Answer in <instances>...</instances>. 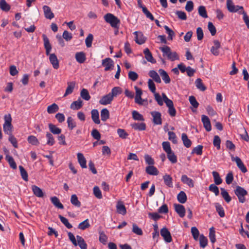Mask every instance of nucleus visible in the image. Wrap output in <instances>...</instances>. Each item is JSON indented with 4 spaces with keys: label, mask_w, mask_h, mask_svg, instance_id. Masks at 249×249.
<instances>
[{
    "label": "nucleus",
    "mask_w": 249,
    "mask_h": 249,
    "mask_svg": "<svg viewBox=\"0 0 249 249\" xmlns=\"http://www.w3.org/2000/svg\"><path fill=\"white\" fill-rule=\"evenodd\" d=\"M134 34L135 35V41L137 43L141 45L145 42L146 38L144 36L142 32L136 31Z\"/></svg>",
    "instance_id": "obj_11"
},
{
    "label": "nucleus",
    "mask_w": 249,
    "mask_h": 249,
    "mask_svg": "<svg viewBox=\"0 0 249 249\" xmlns=\"http://www.w3.org/2000/svg\"><path fill=\"white\" fill-rule=\"evenodd\" d=\"M164 28L166 30V33L168 35V38L169 40H172L173 36H175V33L167 25L164 26Z\"/></svg>",
    "instance_id": "obj_60"
},
{
    "label": "nucleus",
    "mask_w": 249,
    "mask_h": 249,
    "mask_svg": "<svg viewBox=\"0 0 249 249\" xmlns=\"http://www.w3.org/2000/svg\"><path fill=\"white\" fill-rule=\"evenodd\" d=\"M102 64L105 67V71H108L114 67V62L110 58H106L102 60Z\"/></svg>",
    "instance_id": "obj_9"
},
{
    "label": "nucleus",
    "mask_w": 249,
    "mask_h": 249,
    "mask_svg": "<svg viewBox=\"0 0 249 249\" xmlns=\"http://www.w3.org/2000/svg\"><path fill=\"white\" fill-rule=\"evenodd\" d=\"M51 201L55 207L60 209L64 208L63 204L60 202L59 199L56 196L51 197Z\"/></svg>",
    "instance_id": "obj_30"
},
{
    "label": "nucleus",
    "mask_w": 249,
    "mask_h": 249,
    "mask_svg": "<svg viewBox=\"0 0 249 249\" xmlns=\"http://www.w3.org/2000/svg\"><path fill=\"white\" fill-rule=\"evenodd\" d=\"M209 190L213 192L216 196H218L219 194V189L216 184H212L209 187Z\"/></svg>",
    "instance_id": "obj_62"
},
{
    "label": "nucleus",
    "mask_w": 249,
    "mask_h": 249,
    "mask_svg": "<svg viewBox=\"0 0 249 249\" xmlns=\"http://www.w3.org/2000/svg\"><path fill=\"white\" fill-rule=\"evenodd\" d=\"M160 234L166 242L170 243L172 242V239L171 233L166 228H163L161 229Z\"/></svg>",
    "instance_id": "obj_8"
},
{
    "label": "nucleus",
    "mask_w": 249,
    "mask_h": 249,
    "mask_svg": "<svg viewBox=\"0 0 249 249\" xmlns=\"http://www.w3.org/2000/svg\"><path fill=\"white\" fill-rule=\"evenodd\" d=\"M46 137L47 138L46 144L50 146L53 145L55 143V140L53 135L50 132H47Z\"/></svg>",
    "instance_id": "obj_39"
},
{
    "label": "nucleus",
    "mask_w": 249,
    "mask_h": 249,
    "mask_svg": "<svg viewBox=\"0 0 249 249\" xmlns=\"http://www.w3.org/2000/svg\"><path fill=\"white\" fill-rule=\"evenodd\" d=\"M27 141L29 143L34 145H37L39 143L36 137L33 135L29 136L27 138Z\"/></svg>",
    "instance_id": "obj_53"
},
{
    "label": "nucleus",
    "mask_w": 249,
    "mask_h": 249,
    "mask_svg": "<svg viewBox=\"0 0 249 249\" xmlns=\"http://www.w3.org/2000/svg\"><path fill=\"white\" fill-rule=\"evenodd\" d=\"M234 193L238 197L239 201L240 203H243L245 202L246 199L245 196L248 194L247 191L245 189L241 186H237L234 190Z\"/></svg>",
    "instance_id": "obj_5"
},
{
    "label": "nucleus",
    "mask_w": 249,
    "mask_h": 249,
    "mask_svg": "<svg viewBox=\"0 0 249 249\" xmlns=\"http://www.w3.org/2000/svg\"><path fill=\"white\" fill-rule=\"evenodd\" d=\"M49 128L50 131L53 134H59L61 132V129L57 127L55 125L52 124H49Z\"/></svg>",
    "instance_id": "obj_43"
},
{
    "label": "nucleus",
    "mask_w": 249,
    "mask_h": 249,
    "mask_svg": "<svg viewBox=\"0 0 249 249\" xmlns=\"http://www.w3.org/2000/svg\"><path fill=\"white\" fill-rule=\"evenodd\" d=\"M68 126L70 129L72 130L76 126V123L74 121L71 117H69L67 118Z\"/></svg>",
    "instance_id": "obj_57"
},
{
    "label": "nucleus",
    "mask_w": 249,
    "mask_h": 249,
    "mask_svg": "<svg viewBox=\"0 0 249 249\" xmlns=\"http://www.w3.org/2000/svg\"><path fill=\"white\" fill-rule=\"evenodd\" d=\"M19 169L22 179L25 181L28 180V173L24 167L21 165L19 166Z\"/></svg>",
    "instance_id": "obj_55"
},
{
    "label": "nucleus",
    "mask_w": 249,
    "mask_h": 249,
    "mask_svg": "<svg viewBox=\"0 0 249 249\" xmlns=\"http://www.w3.org/2000/svg\"><path fill=\"white\" fill-rule=\"evenodd\" d=\"M196 87L201 91H205L206 87L202 83V81L200 78H197L195 81Z\"/></svg>",
    "instance_id": "obj_40"
},
{
    "label": "nucleus",
    "mask_w": 249,
    "mask_h": 249,
    "mask_svg": "<svg viewBox=\"0 0 249 249\" xmlns=\"http://www.w3.org/2000/svg\"><path fill=\"white\" fill-rule=\"evenodd\" d=\"M71 202L75 207H80L81 206V202L78 200L77 196L75 194L71 195Z\"/></svg>",
    "instance_id": "obj_44"
},
{
    "label": "nucleus",
    "mask_w": 249,
    "mask_h": 249,
    "mask_svg": "<svg viewBox=\"0 0 249 249\" xmlns=\"http://www.w3.org/2000/svg\"><path fill=\"white\" fill-rule=\"evenodd\" d=\"M45 17L49 19L54 18V14L51 11V8L47 5H44L42 7Z\"/></svg>",
    "instance_id": "obj_13"
},
{
    "label": "nucleus",
    "mask_w": 249,
    "mask_h": 249,
    "mask_svg": "<svg viewBox=\"0 0 249 249\" xmlns=\"http://www.w3.org/2000/svg\"><path fill=\"white\" fill-rule=\"evenodd\" d=\"M227 8L228 11L231 13H235L241 10V11L244 10L243 7L239 5H234L232 0H227Z\"/></svg>",
    "instance_id": "obj_6"
},
{
    "label": "nucleus",
    "mask_w": 249,
    "mask_h": 249,
    "mask_svg": "<svg viewBox=\"0 0 249 249\" xmlns=\"http://www.w3.org/2000/svg\"><path fill=\"white\" fill-rule=\"evenodd\" d=\"M200 246L204 248L208 244L207 238L205 237L203 234L200 235L199 237Z\"/></svg>",
    "instance_id": "obj_58"
},
{
    "label": "nucleus",
    "mask_w": 249,
    "mask_h": 249,
    "mask_svg": "<svg viewBox=\"0 0 249 249\" xmlns=\"http://www.w3.org/2000/svg\"><path fill=\"white\" fill-rule=\"evenodd\" d=\"M83 106V101L81 99H78L77 101L73 102L71 105V108L73 110H78L82 107Z\"/></svg>",
    "instance_id": "obj_26"
},
{
    "label": "nucleus",
    "mask_w": 249,
    "mask_h": 249,
    "mask_svg": "<svg viewBox=\"0 0 249 249\" xmlns=\"http://www.w3.org/2000/svg\"><path fill=\"white\" fill-rule=\"evenodd\" d=\"M77 245L79 246L81 249H87V245L85 242L84 239L79 235L76 236Z\"/></svg>",
    "instance_id": "obj_32"
},
{
    "label": "nucleus",
    "mask_w": 249,
    "mask_h": 249,
    "mask_svg": "<svg viewBox=\"0 0 249 249\" xmlns=\"http://www.w3.org/2000/svg\"><path fill=\"white\" fill-rule=\"evenodd\" d=\"M113 99V98L112 96H111V94H110L109 93L108 94L102 97V98L99 101V103L103 105H107L110 104Z\"/></svg>",
    "instance_id": "obj_12"
},
{
    "label": "nucleus",
    "mask_w": 249,
    "mask_h": 249,
    "mask_svg": "<svg viewBox=\"0 0 249 249\" xmlns=\"http://www.w3.org/2000/svg\"><path fill=\"white\" fill-rule=\"evenodd\" d=\"M67 85L68 87L66 89L65 93L64 94V97H66L68 95L72 93L75 86V82L74 81L68 82L67 83Z\"/></svg>",
    "instance_id": "obj_22"
},
{
    "label": "nucleus",
    "mask_w": 249,
    "mask_h": 249,
    "mask_svg": "<svg viewBox=\"0 0 249 249\" xmlns=\"http://www.w3.org/2000/svg\"><path fill=\"white\" fill-rule=\"evenodd\" d=\"M101 118L103 121H106L109 118V112L107 109L103 108L101 111Z\"/></svg>",
    "instance_id": "obj_36"
},
{
    "label": "nucleus",
    "mask_w": 249,
    "mask_h": 249,
    "mask_svg": "<svg viewBox=\"0 0 249 249\" xmlns=\"http://www.w3.org/2000/svg\"><path fill=\"white\" fill-rule=\"evenodd\" d=\"M122 92V90L120 87H115L111 89V91L109 93L111 96H112L113 98L114 97H117L118 95L121 94Z\"/></svg>",
    "instance_id": "obj_41"
},
{
    "label": "nucleus",
    "mask_w": 249,
    "mask_h": 249,
    "mask_svg": "<svg viewBox=\"0 0 249 249\" xmlns=\"http://www.w3.org/2000/svg\"><path fill=\"white\" fill-rule=\"evenodd\" d=\"M93 39V36L91 34H89L88 36L86 37V38L85 39V43H86V46L88 48H89L91 46Z\"/></svg>",
    "instance_id": "obj_63"
},
{
    "label": "nucleus",
    "mask_w": 249,
    "mask_h": 249,
    "mask_svg": "<svg viewBox=\"0 0 249 249\" xmlns=\"http://www.w3.org/2000/svg\"><path fill=\"white\" fill-rule=\"evenodd\" d=\"M145 172L147 174L153 176H157L159 173L157 168L153 165L147 166L145 168Z\"/></svg>",
    "instance_id": "obj_20"
},
{
    "label": "nucleus",
    "mask_w": 249,
    "mask_h": 249,
    "mask_svg": "<svg viewBox=\"0 0 249 249\" xmlns=\"http://www.w3.org/2000/svg\"><path fill=\"white\" fill-rule=\"evenodd\" d=\"M149 75L153 78V79L158 83H160L161 81L159 75L154 70H151L149 72Z\"/></svg>",
    "instance_id": "obj_31"
},
{
    "label": "nucleus",
    "mask_w": 249,
    "mask_h": 249,
    "mask_svg": "<svg viewBox=\"0 0 249 249\" xmlns=\"http://www.w3.org/2000/svg\"><path fill=\"white\" fill-rule=\"evenodd\" d=\"M212 174L213 177L214 184L219 185L222 182V179L221 178L219 174L216 171H213Z\"/></svg>",
    "instance_id": "obj_42"
},
{
    "label": "nucleus",
    "mask_w": 249,
    "mask_h": 249,
    "mask_svg": "<svg viewBox=\"0 0 249 249\" xmlns=\"http://www.w3.org/2000/svg\"><path fill=\"white\" fill-rule=\"evenodd\" d=\"M214 46H213L211 49V53L214 55L217 56L219 54L218 49L220 47V43L217 40L213 41Z\"/></svg>",
    "instance_id": "obj_19"
},
{
    "label": "nucleus",
    "mask_w": 249,
    "mask_h": 249,
    "mask_svg": "<svg viewBox=\"0 0 249 249\" xmlns=\"http://www.w3.org/2000/svg\"><path fill=\"white\" fill-rule=\"evenodd\" d=\"M32 191L34 194L37 197H42L44 196V193L42 190L38 187L36 185L32 186Z\"/></svg>",
    "instance_id": "obj_29"
},
{
    "label": "nucleus",
    "mask_w": 249,
    "mask_h": 249,
    "mask_svg": "<svg viewBox=\"0 0 249 249\" xmlns=\"http://www.w3.org/2000/svg\"><path fill=\"white\" fill-rule=\"evenodd\" d=\"M4 123L3 125V131L7 135L12 134L13 126L12 124V119L10 114H6L4 116Z\"/></svg>",
    "instance_id": "obj_4"
},
{
    "label": "nucleus",
    "mask_w": 249,
    "mask_h": 249,
    "mask_svg": "<svg viewBox=\"0 0 249 249\" xmlns=\"http://www.w3.org/2000/svg\"><path fill=\"white\" fill-rule=\"evenodd\" d=\"M105 20L114 28L119 29L120 24V20L114 15L111 13H107L104 17Z\"/></svg>",
    "instance_id": "obj_3"
},
{
    "label": "nucleus",
    "mask_w": 249,
    "mask_h": 249,
    "mask_svg": "<svg viewBox=\"0 0 249 249\" xmlns=\"http://www.w3.org/2000/svg\"><path fill=\"white\" fill-rule=\"evenodd\" d=\"M239 14H242L243 15V20L247 25V28L249 29V17L247 15V13L244 10L243 11H239Z\"/></svg>",
    "instance_id": "obj_64"
},
{
    "label": "nucleus",
    "mask_w": 249,
    "mask_h": 249,
    "mask_svg": "<svg viewBox=\"0 0 249 249\" xmlns=\"http://www.w3.org/2000/svg\"><path fill=\"white\" fill-rule=\"evenodd\" d=\"M143 53L145 55V59L152 63H155L156 62L155 59L153 58L151 53L150 52L148 48H146L143 51Z\"/></svg>",
    "instance_id": "obj_24"
},
{
    "label": "nucleus",
    "mask_w": 249,
    "mask_h": 249,
    "mask_svg": "<svg viewBox=\"0 0 249 249\" xmlns=\"http://www.w3.org/2000/svg\"><path fill=\"white\" fill-rule=\"evenodd\" d=\"M59 110V107L57 104L53 103L47 107V111L49 114L54 113Z\"/></svg>",
    "instance_id": "obj_34"
},
{
    "label": "nucleus",
    "mask_w": 249,
    "mask_h": 249,
    "mask_svg": "<svg viewBox=\"0 0 249 249\" xmlns=\"http://www.w3.org/2000/svg\"><path fill=\"white\" fill-rule=\"evenodd\" d=\"M42 37L44 42V46L46 50V54L49 55V60L54 69H58L59 67V61L56 55L54 53H50L52 50V45L47 36L43 34Z\"/></svg>",
    "instance_id": "obj_1"
},
{
    "label": "nucleus",
    "mask_w": 249,
    "mask_h": 249,
    "mask_svg": "<svg viewBox=\"0 0 249 249\" xmlns=\"http://www.w3.org/2000/svg\"><path fill=\"white\" fill-rule=\"evenodd\" d=\"M131 127L135 130L142 131L146 129V124L144 123H135L131 124Z\"/></svg>",
    "instance_id": "obj_27"
},
{
    "label": "nucleus",
    "mask_w": 249,
    "mask_h": 249,
    "mask_svg": "<svg viewBox=\"0 0 249 249\" xmlns=\"http://www.w3.org/2000/svg\"><path fill=\"white\" fill-rule=\"evenodd\" d=\"M181 139L183 141L184 145L189 148L191 146L192 142L187 137V135L185 133H182L181 135Z\"/></svg>",
    "instance_id": "obj_33"
},
{
    "label": "nucleus",
    "mask_w": 249,
    "mask_h": 249,
    "mask_svg": "<svg viewBox=\"0 0 249 249\" xmlns=\"http://www.w3.org/2000/svg\"><path fill=\"white\" fill-rule=\"evenodd\" d=\"M132 231L138 235H142L143 234L142 229L135 223L132 224Z\"/></svg>",
    "instance_id": "obj_59"
},
{
    "label": "nucleus",
    "mask_w": 249,
    "mask_h": 249,
    "mask_svg": "<svg viewBox=\"0 0 249 249\" xmlns=\"http://www.w3.org/2000/svg\"><path fill=\"white\" fill-rule=\"evenodd\" d=\"M198 14L200 16L203 18H208V15L205 7L204 6H200L198 8Z\"/></svg>",
    "instance_id": "obj_50"
},
{
    "label": "nucleus",
    "mask_w": 249,
    "mask_h": 249,
    "mask_svg": "<svg viewBox=\"0 0 249 249\" xmlns=\"http://www.w3.org/2000/svg\"><path fill=\"white\" fill-rule=\"evenodd\" d=\"M159 49L162 52V55L167 59L174 61L179 59V56L176 52H172L171 48L167 46L160 47Z\"/></svg>",
    "instance_id": "obj_2"
},
{
    "label": "nucleus",
    "mask_w": 249,
    "mask_h": 249,
    "mask_svg": "<svg viewBox=\"0 0 249 249\" xmlns=\"http://www.w3.org/2000/svg\"><path fill=\"white\" fill-rule=\"evenodd\" d=\"M77 159L79 163L82 168H87L86 160L83 154L78 153L77 154Z\"/></svg>",
    "instance_id": "obj_28"
},
{
    "label": "nucleus",
    "mask_w": 249,
    "mask_h": 249,
    "mask_svg": "<svg viewBox=\"0 0 249 249\" xmlns=\"http://www.w3.org/2000/svg\"><path fill=\"white\" fill-rule=\"evenodd\" d=\"M201 121L206 130L207 131H211L212 129L211 124L209 118L205 115H202L201 116Z\"/></svg>",
    "instance_id": "obj_14"
},
{
    "label": "nucleus",
    "mask_w": 249,
    "mask_h": 249,
    "mask_svg": "<svg viewBox=\"0 0 249 249\" xmlns=\"http://www.w3.org/2000/svg\"><path fill=\"white\" fill-rule=\"evenodd\" d=\"M138 4L140 7L142 8L143 13L144 14L146 18H149L151 20H154V18L152 14L147 10L146 7L143 6L141 0H138Z\"/></svg>",
    "instance_id": "obj_16"
},
{
    "label": "nucleus",
    "mask_w": 249,
    "mask_h": 249,
    "mask_svg": "<svg viewBox=\"0 0 249 249\" xmlns=\"http://www.w3.org/2000/svg\"><path fill=\"white\" fill-rule=\"evenodd\" d=\"M181 181L184 184H187L191 188H193L194 186V182L193 180L188 178L186 175H183L181 176Z\"/></svg>",
    "instance_id": "obj_18"
},
{
    "label": "nucleus",
    "mask_w": 249,
    "mask_h": 249,
    "mask_svg": "<svg viewBox=\"0 0 249 249\" xmlns=\"http://www.w3.org/2000/svg\"><path fill=\"white\" fill-rule=\"evenodd\" d=\"M151 114L153 117V122L154 124L157 125L161 124V113L158 111H152Z\"/></svg>",
    "instance_id": "obj_10"
},
{
    "label": "nucleus",
    "mask_w": 249,
    "mask_h": 249,
    "mask_svg": "<svg viewBox=\"0 0 249 249\" xmlns=\"http://www.w3.org/2000/svg\"><path fill=\"white\" fill-rule=\"evenodd\" d=\"M231 160L236 163L237 166L243 173H245L247 172L246 167L244 165L241 160L238 157L236 156L234 157L233 156H232Z\"/></svg>",
    "instance_id": "obj_7"
},
{
    "label": "nucleus",
    "mask_w": 249,
    "mask_h": 249,
    "mask_svg": "<svg viewBox=\"0 0 249 249\" xmlns=\"http://www.w3.org/2000/svg\"><path fill=\"white\" fill-rule=\"evenodd\" d=\"M163 179L165 185L169 187H173L172 178L170 175L165 174L163 176Z\"/></svg>",
    "instance_id": "obj_35"
},
{
    "label": "nucleus",
    "mask_w": 249,
    "mask_h": 249,
    "mask_svg": "<svg viewBox=\"0 0 249 249\" xmlns=\"http://www.w3.org/2000/svg\"><path fill=\"white\" fill-rule=\"evenodd\" d=\"M221 196L223 197V198L225 199V200L227 202L229 203L231 200V197L229 196L228 193L227 191H226L224 188H221Z\"/></svg>",
    "instance_id": "obj_46"
},
{
    "label": "nucleus",
    "mask_w": 249,
    "mask_h": 249,
    "mask_svg": "<svg viewBox=\"0 0 249 249\" xmlns=\"http://www.w3.org/2000/svg\"><path fill=\"white\" fill-rule=\"evenodd\" d=\"M132 117L134 120L138 121H144L143 116L137 111H133L132 112Z\"/></svg>",
    "instance_id": "obj_54"
},
{
    "label": "nucleus",
    "mask_w": 249,
    "mask_h": 249,
    "mask_svg": "<svg viewBox=\"0 0 249 249\" xmlns=\"http://www.w3.org/2000/svg\"><path fill=\"white\" fill-rule=\"evenodd\" d=\"M178 200L181 203H184L187 201V196L182 191H180L177 196Z\"/></svg>",
    "instance_id": "obj_38"
},
{
    "label": "nucleus",
    "mask_w": 249,
    "mask_h": 249,
    "mask_svg": "<svg viewBox=\"0 0 249 249\" xmlns=\"http://www.w3.org/2000/svg\"><path fill=\"white\" fill-rule=\"evenodd\" d=\"M117 212L122 215H125L126 213V208L121 201H118L116 205Z\"/></svg>",
    "instance_id": "obj_17"
},
{
    "label": "nucleus",
    "mask_w": 249,
    "mask_h": 249,
    "mask_svg": "<svg viewBox=\"0 0 249 249\" xmlns=\"http://www.w3.org/2000/svg\"><path fill=\"white\" fill-rule=\"evenodd\" d=\"M0 8L2 11L7 12L10 10V6L6 2L5 0H0Z\"/></svg>",
    "instance_id": "obj_48"
},
{
    "label": "nucleus",
    "mask_w": 249,
    "mask_h": 249,
    "mask_svg": "<svg viewBox=\"0 0 249 249\" xmlns=\"http://www.w3.org/2000/svg\"><path fill=\"white\" fill-rule=\"evenodd\" d=\"M59 218L61 221V222L68 229H71L72 227L71 224L69 221L68 220L64 217V216H62L61 215H59Z\"/></svg>",
    "instance_id": "obj_56"
},
{
    "label": "nucleus",
    "mask_w": 249,
    "mask_h": 249,
    "mask_svg": "<svg viewBox=\"0 0 249 249\" xmlns=\"http://www.w3.org/2000/svg\"><path fill=\"white\" fill-rule=\"evenodd\" d=\"M91 119L93 122L96 124H99L100 121L99 119V112L97 109H92L91 111Z\"/></svg>",
    "instance_id": "obj_25"
},
{
    "label": "nucleus",
    "mask_w": 249,
    "mask_h": 249,
    "mask_svg": "<svg viewBox=\"0 0 249 249\" xmlns=\"http://www.w3.org/2000/svg\"><path fill=\"white\" fill-rule=\"evenodd\" d=\"M166 153L168 159L172 163H175L177 162V156L175 155L172 150Z\"/></svg>",
    "instance_id": "obj_47"
},
{
    "label": "nucleus",
    "mask_w": 249,
    "mask_h": 249,
    "mask_svg": "<svg viewBox=\"0 0 249 249\" xmlns=\"http://www.w3.org/2000/svg\"><path fill=\"white\" fill-rule=\"evenodd\" d=\"M158 72L165 84H169L170 82V78L166 71L160 69L158 71Z\"/></svg>",
    "instance_id": "obj_21"
},
{
    "label": "nucleus",
    "mask_w": 249,
    "mask_h": 249,
    "mask_svg": "<svg viewBox=\"0 0 249 249\" xmlns=\"http://www.w3.org/2000/svg\"><path fill=\"white\" fill-rule=\"evenodd\" d=\"M90 227V224L89 222V219H87L84 221L79 223L78 226V228L79 229L84 230Z\"/></svg>",
    "instance_id": "obj_49"
},
{
    "label": "nucleus",
    "mask_w": 249,
    "mask_h": 249,
    "mask_svg": "<svg viewBox=\"0 0 249 249\" xmlns=\"http://www.w3.org/2000/svg\"><path fill=\"white\" fill-rule=\"evenodd\" d=\"M99 233L100 234L99 238V241L104 245H105L107 239V235L105 234L104 231L101 230L99 231Z\"/></svg>",
    "instance_id": "obj_51"
},
{
    "label": "nucleus",
    "mask_w": 249,
    "mask_h": 249,
    "mask_svg": "<svg viewBox=\"0 0 249 249\" xmlns=\"http://www.w3.org/2000/svg\"><path fill=\"white\" fill-rule=\"evenodd\" d=\"M5 159L9 163L11 168H13V169H17V166L16 163L15 162L12 156L7 155L6 156Z\"/></svg>",
    "instance_id": "obj_37"
},
{
    "label": "nucleus",
    "mask_w": 249,
    "mask_h": 249,
    "mask_svg": "<svg viewBox=\"0 0 249 249\" xmlns=\"http://www.w3.org/2000/svg\"><path fill=\"white\" fill-rule=\"evenodd\" d=\"M80 96L83 99L86 101H89L90 98L88 90L85 89H83L81 90Z\"/></svg>",
    "instance_id": "obj_52"
},
{
    "label": "nucleus",
    "mask_w": 249,
    "mask_h": 249,
    "mask_svg": "<svg viewBox=\"0 0 249 249\" xmlns=\"http://www.w3.org/2000/svg\"><path fill=\"white\" fill-rule=\"evenodd\" d=\"M168 139L172 141L173 143L176 144L178 142V141L177 139V137L176 134L172 131H169L168 132Z\"/></svg>",
    "instance_id": "obj_61"
},
{
    "label": "nucleus",
    "mask_w": 249,
    "mask_h": 249,
    "mask_svg": "<svg viewBox=\"0 0 249 249\" xmlns=\"http://www.w3.org/2000/svg\"><path fill=\"white\" fill-rule=\"evenodd\" d=\"M215 207L216 208V211L218 213V214L221 217H223L225 216V212L224 210L222 207V206L218 203H215Z\"/></svg>",
    "instance_id": "obj_45"
},
{
    "label": "nucleus",
    "mask_w": 249,
    "mask_h": 249,
    "mask_svg": "<svg viewBox=\"0 0 249 249\" xmlns=\"http://www.w3.org/2000/svg\"><path fill=\"white\" fill-rule=\"evenodd\" d=\"M174 207L175 211L178 213L180 217H183L185 216V209L183 205L178 204H175Z\"/></svg>",
    "instance_id": "obj_15"
},
{
    "label": "nucleus",
    "mask_w": 249,
    "mask_h": 249,
    "mask_svg": "<svg viewBox=\"0 0 249 249\" xmlns=\"http://www.w3.org/2000/svg\"><path fill=\"white\" fill-rule=\"evenodd\" d=\"M75 58L79 63H83L86 59L85 53L83 52L76 53L75 55Z\"/></svg>",
    "instance_id": "obj_23"
}]
</instances>
